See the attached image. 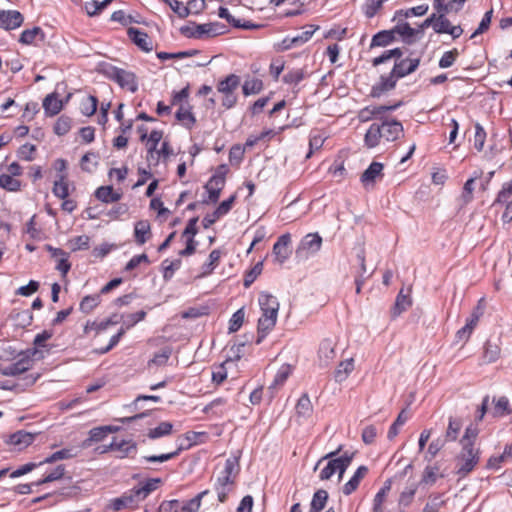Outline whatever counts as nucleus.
<instances>
[{"label": "nucleus", "mask_w": 512, "mask_h": 512, "mask_svg": "<svg viewBox=\"0 0 512 512\" xmlns=\"http://www.w3.org/2000/svg\"><path fill=\"white\" fill-rule=\"evenodd\" d=\"M342 448H343V446L340 445L335 451H332V452L324 455L316 463L314 470H317V468L320 466V464L323 461L328 460L326 466L320 471L319 478L321 480H328L335 473H338L339 481L342 479L343 474L345 473L347 468L350 466V464L355 456V452L346 451L340 457H336L342 451Z\"/></svg>", "instance_id": "1"}, {"label": "nucleus", "mask_w": 512, "mask_h": 512, "mask_svg": "<svg viewBox=\"0 0 512 512\" xmlns=\"http://www.w3.org/2000/svg\"><path fill=\"white\" fill-rule=\"evenodd\" d=\"M239 473L238 457H230L226 459L225 466L221 474L217 477L214 489L217 492L218 500L225 502L227 496L232 492L235 478Z\"/></svg>", "instance_id": "2"}, {"label": "nucleus", "mask_w": 512, "mask_h": 512, "mask_svg": "<svg viewBox=\"0 0 512 512\" xmlns=\"http://www.w3.org/2000/svg\"><path fill=\"white\" fill-rule=\"evenodd\" d=\"M479 450L473 444L462 445L461 452L456 457V473L461 478L467 476L479 462Z\"/></svg>", "instance_id": "3"}, {"label": "nucleus", "mask_w": 512, "mask_h": 512, "mask_svg": "<svg viewBox=\"0 0 512 512\" xmlns=\"http://www.w3.org/2000/svg\"><path fill=\"white\" fill-rule=\"evenodd\" d=\"M105 74L123 89L132 93L138 90L137 78L133 72L110 65L105 69Z\"/></svg>", "instance_id": "4"}, {"label": "nucleus", "mask_w": 512, "mask_h": 512, "mask_svg": "<svg viewBox=\"0 0 512 512\" xmlns=\"http://www.w3.org/2000/svg\"><path fill=\"white\" fill-rule=\"evenodd\" d=\"M322 246V237L318 233H309L301 240L296 254L299 257L307 258L316 254Z\"/></svg>", "instance_id": "5"}, {"label": "nucleus", "mask_w": 512, "mask_h": 512, "mask_svg": "<svg viewBox=\"0 0 512 512\" xmlns=\"http://www.w3.org/2000/svg\"><path fill=\"white\" fill-rule=\"evenodd\" d=\"M262 314L258 320V337L256 340L257 344H260L262 340L273 330L276 325L278 318V311L261 310Z\"/></svg>", "instance_id": "6"}, {"label": "nucleus", "mask_w": 512, "mask_h": 512, "mask_svg": "<svg viewBox=\"0 0 512 512\" xmlns=\"http://www.w3.org/2000/svg\"><path fill=\"white\" fill-rule=\"evenodd\" d=\"M379 128L382 138L387 141H395L404 134L402 124L395 119H383L382 123L379 124Z\"/></svg>", "instance_id": "7"}, {"label": "nucleus", "mask_w": 512, "mask_h": 512, "mask_svg": "<svg viewBox=\"0 0 512 512\" xmlns=\"http://www.w3.org/2000/svg\"><path fill=\"white\" fill-rule=\"evenodd\" d=\"M291 237L290 234L281 235L276 243L273 245L272 253L275 257V261L282 264L291 255L290 249Z\"/></svg>", "instance_id": "8"}, {"label": "nucleus", "mask_w": 512, "mask_h": 512, "mask_svg": "<svg viewBox=\"0 0 512 512\" xmlns=\"http://www.w3.org/2000/svg\"><path fill=\"white\" fill-rule=\"evenodd\" d=\"M419 64L420 58L400 59L395 62L391 72L397 79H400L413 73L418 68Z\"/></svg>", "instance_id": "9"}, {"label": "nucleus", "mask_w": 512, "mask_h": 512, "mask_svg": "<svg viewBox=\"0 0 512 512\" xmlns=\"http://www.w3.org/2000/svg\"><path fill=\"white\" fill-rule=\"evenodd\" d=\"M24 21L23 15L16 10H0V28L12 30L20 27Z\"/></svg>", "instance_id": "10"}, {"label": "nucleus", "mask_w": 512, "mask_h": 512, "mask_svg": "<svg viewBox=\"0 0 512 512\" xmlns=\"http://www.w3.org/2000/svg\"><path fill=\"white\" fill-rule=\"evenodd\" d=\"M33 361L29 356H23L16 362L2 368L1 374L4 376H16L20 375L32 368Z\"/></svg>", "instance_id": "11"}, {"label": "nucleus", "mask_w": 512, "mask_h": 512, "mask_svg": "<svg viewBox=\"0 0 512 512\" xmlns=\"http://www.w3.org/2000/svg\"><path fill=\"white\" fill-rule=\"evenodd\" d=\"M398 79L390 72L388 76H381L378 83L373 85L371 96L379 98L388 91L395 88Z\"/></svg>", "instance_id": "12"}, {"label": "nucleus", "mask_w": 512, "mask_h": 512, "mask_svg": "<svg viewBox=\"0 0 512 512\" xmlns=\"http://www.w3.org/2000/svg\"><path fill=\"white\" fill-rule=\"evenodd\" d=\"M128 35L130 39L143 51L150 52L153 49L152 40L147 33L131 27L128 29Z\"/></svg>", "instance_id": "13"}, {"label": "nucleus", "mask_w": 512, "mask_h": 512, "mask_svg": "<svg viewBox=\"0 0 512 512\" xmlns=\"http://www.w3.org/2000/svg\"><path fill=\"white\" fill-rule=\"evenodd\" d=\"M35 435L23 430H19L9 436L8 444L14 446L17 450H23L34 441Z\"/></svg>", "instance_id": "14"}, {"label": "nucleus", "mask_w": 512, "mask_h": 512, "mask_svg": "<svg viewBox=\"0 0 512 512\" xmlns=\"http://www.w3.org/2000/svg\"><path fill=\"white\" fill-rule=\"evenodd\" d=\"M139 502L140 501H139L138 497L135 495L134 489H131L128 492L124 493L121 497L112 499L111 503H110V507L114 511H120L123 508L136 505Z\"/></svg>", "instance_id": "15"}, {"label": "nucleus", "mask_w": 512, "mask_h": 512, "mask_svg": "<svg viewBox=\"0 0 512 512\" xmlns=\"http://www.w3.org/2000/svg\"><path fill=\"white\" fill-rule=\"evenodd\" d=\"M393 31L402 36L403 41L407 44H412L416 36H422V30L412 28L407 22L397 24Z\"/></svg>", "instance_id": "16"}, {"label": "nucleus", "mask_w": 512, "mask_h": 512, "mask_svg": "<svg viewBox=\"0 0 512 512\" xmlns=\"http://www.w3.org/2000/svg\"><path fill=\"white\" fill-rule=\"evenodd\" d=\"M197 30L199 31V39L215 37L225 33V26L221 23H205L198 24Z\"/></svg>", "instance_id": "17"}, {"label": "nucleus", "mask_w": 512, "mask_h": 512, "mask_svg": "<svg viewBox=\"0 0 512 512\" xmlns=\"http://www.w3.org/2000/svg\"><path fill=\"white\" fill-rule=\"evenodd\" d=\"M169 510L173 512H197L200 508L198 499H190L184 502L171 500L167 502Z\"/></svg>", "instance_id": "18"}, {"label": "nucleus", "mask_w": 512, "mask_h": 512, "mask_svg": "<svg viewBox=\"0 0 512 512\" xmlns=\"http://www.w3.org/2000/svg\"><path fill=\"white\" fill-rule=\"evenodd\" d=\"M368 468L364 465L358 467L352 478L344 484L343 486V493L345 495L352 494L359 486L361 480L367 475Z\"/></svg>", "instance_id": "19"}, {"label": "nucleus", "mask_w": 512, "mask_h": 512, "mask_svg": "<svg viewBox=\"0 0 512 512\" xmlns=\"http://www.w3.org/2000/svg\"><path fill=\"white\" fill-rule=\"evenodd\" d=\"M135 242L143 245L151 237V227L147 220H140L134 226Z\"/></svg>", "instance_id": "20"}, {"label": "nucleus", "mask_w": 512, "mask_h": 512, "mask_svg": "<svg viewBox=\"0 0 512 512\" xmlns=\"http://www.w3.org/2000/svg\"><path fill=\"white\" fill-rule=\"evenodd\" d=\"M43 108L47 116H55L62 110L63 102L55 93L48 94L43 100Z\"/></svg>", "instance_id": "21"}, {"label": "nucleus", "mask_w": 512, "mask_h": 512, "mask_svg": "<svg viewBox=\"0 0 512 512\" xmlns=\"http://www.w3.org/2000/svg\"><path fill=\"white\" fill-rule=\"evenodd\" d=\"M239 85L240 77L235 74H230L225 79L219 81L217 91L221 94L235 93Z\"/></svg>", "instance_id": "22"}, {"label": "nucleus", "mask_w": 512, "mask_h": 512, "mask_svg": "<svg viewBox=\"0 0 512 512\" xmlns=\"http://www.w3.org/2000/svg\"><path fill=\"white\" fill-rule=\"evenodd\" d=\"M95 197L104 203H112L120 200L121 194L113 190L112 186H101L95 191Z\"/></svg>", "instance_id": "23"}, {"label": "nucleus", "mask_w": 512, "mask_h": 512, "mask_svg": "<svg viewBox=\"0 0 512 512\" xmlns=\"http://www.w3.org/2000/svg\"><path fill=\"white\" fill-rule=\"evenodd\" d=\"M319 359L324 365H328L335 357L334 343L330 339H325L319 346Z\"/></svg>", "instance_id": "24"}, {"label": "nucleus", "mask_w": 512, "mask_h": 512, "mask_svg": "<svg viewBox=\"0 0 512 512\" xmlns=\"http://www.w3.org/2000/svg\"><path fill=\"white\" fill-rule=\"evenodd\" d=\"M383 164L379 162H372L370 166L361 175V182L364 185L373 183L375 179L381 176Z\"/></svg>", "instance_id": "25"}, {"label": "nucleus", "mask_w": 512, "mask_h": 512, "mask_svg": "<svg viewBox=\"0 0 512 512\" xmlns=\"http://www.w3.org/2000/svg\"><path fill=\"white\" fill-rule=\"evenodd\" d=\"M392 488V479H387L383 487L377 492L373 500V512H383L382 504L384 503L387 494Z\"/></svg>", "instance_id": "26"}, {"label": "nucleus", "mask_w": 512, "mask_h": 512, "mask_svg": "<svg viewBox=\"0 0 512 512\" xmlns=\"http://www.w3.org/2000/svg\"><path fill=\"white\" fill-rule=\"evenodd\" d=\"M296 413L298 417L308 419L312 416L313 413V405L311 400L307 394H303L297 404H296Z\"/></svg>", "instance_id": "27"}, {"label": "nucleus", "mask_w": 512, "mask_h": 512, "mask_svg": "<svg viewBox=\"0 0 512 512\" xmlns=\"http://www.w3.org/2000/svg\"><path fill=\"white\" fill-rule=\"evenodd\" d=\"M52 192L56 197L60 199H66L69 196L67 175L56 176Z\"/></svg>", "instance_id": "28"}, {"label": "nucleus", "mask_w": 512, "mask_h": 512, "mask_svg": "<svg viewBox=\"0 0 512 512\" xmlns=\"http://www.w3.org/2000/svg\"><path fill=\"white\" fill-rule=\"evenodd\" d=\"M10 319L15 322L18 327L25 328L31 325L33 320V315L29 310L18 311L16 309L12 310L10 313Z\"/></svg>", "instance_id": "29"}, {"label": "nucleus", "mask_w": 512, "mask_h": 512, "mask_svg": "<svg viewBox=\"0 0 512 512\" xmlns=\"http://www.w3.org/2000/svg\"><path fill=\"white\" fill-rule=\"evenodd\" d=\"M159 478H152L146 481L142 486L134 487L135 495L139 501H143L151 492L157 489V485L160 483Z\"/></svg>", "instance_id": "30"}, {"label": "nucleus", "mask_w": 512, "mask_h": 512, "mask_svg": "<svg viewBox=\"0 0 512 512\" xmlns=\"http://www.w3.org/2000/svg\"><path fill=\"white\" fill-rule=\"evenodd\" d=\"M107 437L104 426L94 427L89 431V436L82 443L81 447L86 449L89 448L93 443L102 441Z\"/></svg>", "instance_id": "31"}, {"label": "nucleus", "mask_w": 512, "mask_h": 512, "mask_svg": "<svg viewBox=\"0 0 512 512\" xmlns=\"http://www.w3.org/2000/svg\"><path fill=\"white\" fill-rule=\"evenodd\" d=\"M381 136V130L378 123H373L365 134V145L369 148H374L379 144Z\"/></svg>", "instance_id": "32"}, {"label": "nucleus", "mask_w": 512, "mask_h": 512, "mask_svg": "<svg viewBox=\"0 0 512 512\" xmlns=\"http://www.w3.org/2000/svg\"><path fill=\"white\" fill-rule=\"evenodd\" d=\"M258 302L261 310L279 311L280 305L277 298L269 293H260Z\"/></svg>", "instance_id": "33"}, {"label": "nucleus", "mask_w": 512, "mask_h": 512, "mask_svg": "<svg viewBox=\"0 0 512 512\" xmlns=\"http://www.w3.org/2000/svg\"><path fill=\"white\" fill-rule=\"evenodd\" d=\"M173 430V424L168 421L161 422L157 427L149 429L147 437L155 440L170 435Z\"/></svg>", "instance_id": "34"}, {"label": "nucleus", "mask_w": 512, "mask_h": 512, "mask_svg": "<svg viewBox=\"0 0 512 512\" xmlns=\"http://www.w3.org/2000/svg\"><path fill=\"white\" fill-rule=\"evenodd\" d=\"M494 408L492 415L494 417H503L511 413L510 403L507 397L501 396L498 399H493Z\"/></svg>", "instance_id": "35"}, {"label": "nucleus", "mask_w": 512, "mask_h": 512, "mask_svg": "<svg viewBox=\"0 0 512 512\" xmlns=\"http://www.w3.org/2000/svg\"><path fill=\"white\" fill-rule=\"evenodd\" d=\"M394 40V31L392 30H383L375 34L371 41V47H385L389 45Z\"/></svg>", "instance_id": "36"}, {"label": "nucleus", "mask_w": 512, "mask_h": 512, "mask_svg": "<svg viewBox=\"0 0 512 512\" xmlns=\"http://www.w3.org/2000/svg\"><path fill=\"white\" fill-rule=\"evenodd\" d=\"M418 489V483L412 482L406 488L401 492L399 496V506L408 507L416 494V491Z\"/></svg>", "instance_id": "37"}, {"label": "nucleus", "mask_w": 512, "mask_h": 512, "mask_svg": "<svg viewBox=\"0 0 512 512\" xmlns=\"http://www.w3.org/2000/svg\"><path fill=\"white\" fill-rule=\"evenodd\" d=\"M462 428V421L459 418L449 417L448 427L445 433V440L455 441L458 438L459 432Z\"/></svg>", "instance_id": "38"}, {"label": "nucleus", "mask_w": 512, "mask_h": 512, "mask_svg": "<svg viewBox=\"0 0 512 512\" xmlns=\"http://www.w3.org/2000/svg\"><path fill=\"white\" fill-rule=\"evenodd\" d=\"M328 499V493L325 490H318L314 493L309 512H320L324 509Z\"/></svg>", "instance_id": "39"}, {"label": "nucleus", "mask_w": 512, "mask_h": 512, "mask_svg": "<svg viewBox=\"0 0 512 512\" xmlns=\"http://www.w3.org/2000/svg\"><path fill=\"white\" fill-rule=\"evenodd\" d=\"M443 475L439 472V467L437 465L427 466L422 474L421 483L425 485H433L439 477Z\"/></svg>", "instance_id": "40"}, {"label": "nucleus", "mask_w": 512, "mask_h": 512, "mask_svg": "<svg viewBox=\"0 0 512 512\" xmlns=\"http://www.w3.org/2000/svg\"><path fill=\"white\" fill-rule=\"evenodd\" d=\"M176 118L187 128H191L196 121L190 107L184 105H181L176 112Z\"/></svg>", "instance_id": "41"}, {"label": "nucleus", "mask_w": 512, "mask_h": 512, "mask_svg": "<svg viewBox=\"0 0 512 512\" xmlns=\"http://www.w3.org/2000/svg\"><path fill=\"white\" fill-rule=\"evenodd\" d=\"M353 369H354L353 359H347V360L341 362L335 371V380L337 382L344 381L348 377V375L353 371Z\"/></svg>", "instance_id": "42"}, {"label": "nucleus", "mask_w": 512, "mask_h": 512, "mask_svg": "<svg viewBox=\"0 0 512 512\" xmlns=\"http://www.w3.org/2000/svg\"><path fill=\"white\" fill-rule=\"evenodd\" d=\"M98 105V99L95 96L89 95L83 98L80 102V111L85 116H92Z\"/></svg>", "instance_id": "43"}, {"label": "nucleus", "mask_w": 512, "mask_h": 512, "mask_svg": "<svg viewBox=\"0 0 512 512\" xmlns=\"http://www.w3.org/2000/svg\"><path fill=\"white\" fill-rule=\"evenodd\" d=\"M38 36L41 38V40L44 39V33L40 27L26 29L21 33L19 41L23 44L30 45L34 43Z\"/></svg>", "instance_id": "44"}, {"label": "nucleus", "mask_w": 512, "mask_h": 512, "mask_svg": "<svg viewBox=\"0 0 512 512\" xmlns=\"http://www.w3.org/2000/svg\"><path fill=\"white\" fill-rule=\"evenodd\" d=\"M427 11H428V5H419L416 7H412L408 10L396 11L393 19L401 20L402 18H408L411 15L422 16V15L426 14Z\"/></svg>", "instance_id": "45"}, {"label": "nucleus", "mask_w": 512, "mask_h": 512, "mask_svg": "<svg viewBox=\"0 0 512 512\" xmlns=\"http://www.w3.org/2000/svg\"><path fill=\"white\" fill-rule=\"evenodd\" d=\"M218 15H219L220 18H223V19L227 20L228 23H230L231 25H233L236 28L250 29V28L258 27L257 25H252V24H242L240 22V20L235 19V17L232 16L230 14L229 10L227 8H225V7H220L219 8Z\"/></svg>", "instance_id": "46"}, {"label": "nucleus", "mask_w": 512, "mask_h": 512, "mask_svg": "<svg viewBox=\"0 0 512 512\" xmlns=\"http://www.w3.org/2000/svg\"><path fill=\"white\" fill-rule=\"evenodd\" d=\"M411 299L409 296L403 294V291L401 290L399 294L397 295L395 305L393 308V316L400 315L403 311L407 310L411 306Z\"/></svg>", "instance_id": "47"}, {"label": "nucleus", "mask_w": 512, "mask_h": 512, "mask_svg": "<svg viewBox=\"0 0 512 512\" xmlns=\"http://www.w3.org/2000/svg\"><path fill=\"white\" fill-rule=\"evenodd\" d=\"M242 89L245 96L258 94L263 89V82L258 78L249 79L244 82Z\"/></svg>", "instance_id": "48"}, {"label": "nucleus", "mask_w": 512, "mask_h": 512, "mask_svg": "<svg viewBox=\"0 0 512 512\" xmlns=\"http://www.w3.org/2000/svg\"><path fill=\"white\" fill-rule=\"evenodd\" d=\"M21 182L12 175H0V187L8 191L14 192L20 189Z\"/></svg>", "instance_id": "49"}, {"label": "nucleus", "mask_w": 512, "mask_h": 512, "mask_svg": "<svg viewBox=\"0 0 512 512\" xmlns=\"http://www.w3.org/2000/svg\"><path fill=\"white\" fill-rule=\"evenodd\" d=\"M484 308H485L484 299L481 298L478 301L477 306L473 309L470 317L466 321V325L469 326V328H471L472 330H474V328L476 327L480 317L483 315Z\"/></svg>", "instance_id": "50"}, {"label": "nucleus", "mask_w": 512, "mask_h": 512, "mask_svg": "<svg viewBox=\"0 0 512 512\" xmlns=\"http://www.w3.org/2000/svg\"><path fill=\"white\" fill-rule=\"evenodd\" d=\"M402 105V102H398L394 105H379V106H368L364 108V113H369L370 116L378 117L387 111H394Z\"/></svg>", "instance_id": "51"}, {"label": "nucleus", "mask_w": 512, "mask_h": 512, "mask_svg": "<svg viewBox=\"0 0 512 512\" xmlns=\"http://www.w3.org/2000/svg\"><path fill=\"white\" fill-rule=\"evenodd\" d=\"M137 444L133 440H122L118 442L116 440V447L114 450L119 451L121 454L119 458L127 457L131 452H135Z\"/></svg>", "instance_id": "52"}, {"label": "nucleus", "mask_w": 512, "mask_h": 512, "mask_svg": "<svg viewBox=\"0 0 512 512\" xmlns=\"http://www.w3.org/2000/svg\"><path fill=\"white\" fill-rule=\"evenodd\" d=\"M100 303V297L99 295H87L85 296L81 302H80V305H79V308L80 310L85 313V314H88L90 313L95 307L98 306V304Z\"/></svg>", "instance_id": "53"}, {"label": "nucleus", "mask_w": 512, "mask_h": 512, "mask_svg": "<svg viewBox=\"0 0 512 512\" xmlns=\"http://www.w3.org/2000/svg\"><path fill=\"white\" fill-rule=\"evenodd\" d=\"M71 123L72 120L70 117L65 115L60 116L54 125L55 134L59 136L67 134L71 129Z\"/></svg>", "instance_id": "54"}, {"label": "nucleus", "mask_w": 512, "mask_h": 512, "mask_svg": "<svg viewBox=\"0 0 512 512\" xmlns=\"http://www.w3.org/2000/svg\"><path fill=\"white\" fill-rule=\"evenodd\" d=\"M459 56V51L456 48L446 51L439 60V67L446 69L451 67Z\"/></svg>", "instance_id": "55"}, {"label": "nucleus", "mask_w": 512, "mask_h": 512, "mask_svg": "<svg viewBox=\"0 0 512 512\" xmlns=\"http://www.w3.org/2000/svg\"><path fill=\"white\" fill-rule=\"evenodd\" d=\"M221 257V252L218 249L212 250L208 257V262L205 263L202 267L203 272L202 276H205L211 273L214 268L217 266L219 259Z\"/></svg>", "instance_id": "56"}, {"label": "nucleus", "mask_w": 512, "mask_h": 512, "mask_svg": "<svg viewBox=\"0 0 512 512\" xmlns=\"http://www.w3.org/2000/svg\"><path fill=\"white\" fill-rule=\"evenodd\" d=\"M500 355V348L496 344L487 342L485 345L483 358L486 363L495 362Z\"/></svg>", "instance_id": "57"}, {"label": "nucleus", "mask_w": 512, "mask_h": 512, "mask_svg": "<svg viewBox=\"0 0 512 512\" xmlns=\"http://www.w3.org/2000/svg\"><path fill=\"white\" fill-rule=\"evenodd\" d=\"M245 312L244 308L238 309L231 317L229 321V332L233 333L240 329L244 322Z\"/></svg>", "instance_id": "58"}, {"label": "nucleus", "mask_w": 512, "mask_h": 512, "mask_svg": "<svg viewBox=\"0 0 512 512\" xmlns=\"http://www.w3.org/2000/svg\"><path fill=\"white\" fill-rule=\"evenodd\" d=\"M290 373L291 367L289 365L281 366V368L277 371L274 380L269 388H276L282 385L288 379Z\"/></svg>", "instance_id": "59"}, {"label": "nucleus", "mask_w": 512, "mask_h": 512, "mask_svg": "<svg viewBox=\"0 0 512 512\" xmlns=\"http://www.w3.org/2000/svg\"><path fill=\"white\" fill-rule=\"evenodd\" d=\"M181 260L176 259L173 261L165 260L163 262V278L164 280H170L173 277L174 272L180 268Z\"/></svg>", "instance_id": "60"}, {"label": "nucleus", "mask_w": 512, "mask_h": 512, "mask_svg": "<svg viewBox=\"0 0 512 512\" xmlns=\"http://www.w3.org/2000/svg\"><path fill=\"white\" fill-rule=\"evenodd\" d=\"M73 251L87 250L90 245V238L87 235H80L70 240Z\"/></svg>", "instance_id": "61"}, {"label": "nucleus", "mask_w": 512, "mask_h": 512, "mask_svg": "<svg viewBox=\"0 0 512 512\" xmlns=\"http://www.w3.org/2000/svg\"><path fill=\"white\" fill-rule=\"evenodd\" d=\"M97 155L95 153L88 152L81 159V168L84 171L91 172L97 166Z\"/></svg>", "instance_id": "62"}, {"label": "nucleus", "mask_w": 512, "mask_h": 512, "mask_svg": "<svg viewBox=\"0 0 512 512\" xmlns=\"http://www.w3.org/2000/svg\"><path fill=\"white\" fill-rule=\"evenodd\" d=\"M444 504V500L440 495H434L429 497V501L425 505L423 512H438Z\"/></svg>", "instance_id": "63"}, {"label": "nucleus", "mask_w": 512, "mask_h": 512, "mask_svg": "<svg viewBox=\"0 0 512 512\" xmlns=\"http://www.w3.org/2000/svg\"><path fill=\"white\" fill-rule=\"evenodd\" d=\"M512 197V183H506L503 185V188L498 193L496 203H504L508 204L512 200H510Z\"/></svg>", "instance_id": "64"}]
</instances>
